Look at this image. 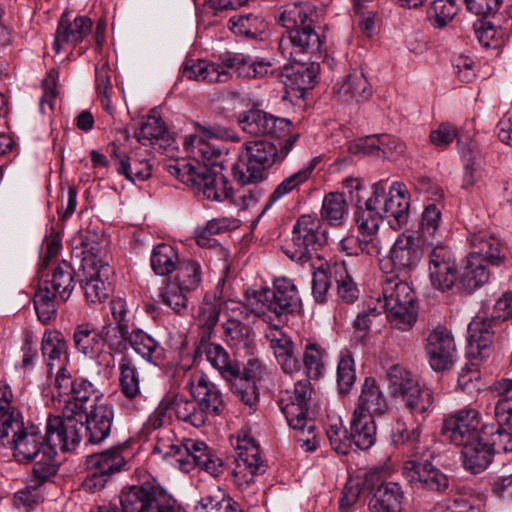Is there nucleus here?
Here are the masks:
<instances>
[{
  "instance_id": "1",
  "label": "nucleus",
  "mask_w": 512,
  "mask_h": 512,
  "mask_svg": "<svg viewBox=\"0 0 512 512\" xmlns=\"http://www.w3.org/2000/svg\"><path fill=\"white\" fill-rule=\"evenodd\" d=\"M224 135V130L218 126L207 128L197 125L196 133L184 140V147L191 159H177L168 163L167 172L190 186L198 196L216 201L227 199L232 192L228 179L209 168V165H216L222 154V149L211 139L223 138Z\"/></svg>"
},
{
  "instance_id": "2",
  "label": "nucleus",
  "mask_w": 512,
  "mask_h": 512,
  "mask_svg": "<svg viewBox=\"0 0 512 512\" xmlns=\"http://www.w3.org/2000/svg\"><path fill=\"white\" fill-rule=\"evenodd\" d=\"M244 78H263L276 75L282 77L272 62L257 58L251 60L241 53H224L219 61L187 60L182 69V76L188 80L207 83H225L232 78V72Z\"/></svg>"
},
{
  "instance_id": "3",
  "label": "nucleus",
  "mask_w": 512,
  "mask_h": 512,
  "mask_svg": "<svg viewBox=\"0 0 512 512\" xmlns=\"http://www.w3.org/2000/svg\"><path fill=\"white\" fill-rule=\"evenodd\" d=\"M64 417L50 416L45 426L44 455L46 462L38 463L34 468V476L41 481L49 479L57 472L55 456L58 451H69L80 442L83 421L76 418L73 409L63 411Z\"/></svg>"
},
{
  "instance_id": "4",
  "label": "nucleus",
  "mask_w": 512,
  "mask_h": 512,
  "mask_svg": "<svg viewBox=\"0 0 512 512\" xmlns=\"http://www.w3.org/2000/svg\"><path fill=\"white\" fill-rule=\"evenodd\" d=\"M310 9L302 3L284 6L279 22L287 31L279 40V51L283 57H294L297 53H314L321 49L322 41L309 18Z\"/></svg>"
},
{
  "instance_id": "5",
  "label": "nucleus",
  "mask_w": 512,
  "mask_h": 512,
  "mask_svg": "<svg viewBox=\"0 0 512 512\" xmlns=\"http://www.w3.org/2000/svg\"><path fill=\"white\" fill-rule=\"evenodd\" d=\"M312 392L310 380L301 379L293 388L286 389L279 399L280 410L288 425L297 431V441L306 451H313L319 445L315 422L308 417Z\"/></svg>"
},
{
  "instance_id": "6",
  "label": "nucleus",
  "mask_w": 512,
  "mask_h": 512,
  "mask_svg": "<svg viewBox=\"0 0 512 512\" xmlns=\"http://www.w3.org/2000/svg\"><path fill=\"white\" fill-rule=\"evenodd\" d=\"M0 442L13 451L18 462H46L44 455L43 435L34 424H25L20 412L10 414L8 420L1 425Z\"/></svg>"
},
{
  "instance_id": "7",
  "label": "nucleus",
  "mask_w": 512,
  "mask_h": 512,
  "mask_svg": "<svg viewBox=\"0 0 512 512\" xmlns=\"http://www.w3.org/2000/svg\"><path fill=\"white\" fill-rule=\"evenodd\" d=\"M275 144L265 140L244 143L239 151V161L233 167V176L241 185L256 184L267 178V171L279 163Z\"/></svg>"
},
{
  "instance_id": "8",
  "label": "nucleus",
  "mask_w": 512,
  "mask_h": 512,
  "mask_svg": "<svg viewBox=\"0 0 512 512\" xmlns=\"http://www.w3.org/2000/svg\"><path fill=\"white\" fill-rule=\"evenodd\" d=\"M81 287L88 302H103L112 290L109 281L113 271L109 265V255L105 250L92 246L81 262Z\"/></svg>"
},
{
  "instance_id": "9",
  "label": "nucleus",
  "mask_w": 512,
  "mask_h": 512,
  "mask_svg": "<svg viewBox=\"0 0 512 512\" xmlns=\"http://www.w3.org/2000/svg\"><path fill=\"white\" fill-rule=\"evenodd\" d=\"M120 504L123 512H182L175 499L151 481L123 489Z\"/></svg>"
},
{
  "instance_id": "10",
  "label": "nucleus",
  "mask_w": 512,
  "mask_h": 512,
  "mask_svg": "<svg viewBox=\"0 0 512 512\" xmlns=\"http://www.w3.org/2000/svg\"><path fill=\"white\" fill-rule=\"evenodd\" d=\"M54 389L59 396L66 397L64 411L69 408L82 420V413L87 411L86 404L90 401L103 402L102 394L85 378H74L66 367H61L55 376Z\"/></svg>"
},
{
  "instance_id": "11",
  "label": "nucleus",
  "mask_w": 512,
  "mask_h": 512,
  "mask_svg": "<svg viewBox=\"0 0 512 512\" xmlns=\"http://www.w3.org/2000/svg\"><path fill=\"white\" fill-rule=\"evenodd\" d=\"M326 241L325 230H322V222L317 216H300L292 229L291 244L285 253L294 261L312 260L313 254Z\"/></svg>"
},
{
  "instance_id": "12",
  "label": "nucleus",
  "mask_w": 512,
  "mask_h": 512,
  "mask_svg": "<svg viewBox=\"0 0 512 512\" xmlns=\"http://www.w3.org/2000/svg\"><path fill=\"white\" fill-rule=\"evenodd\" d=\"M267 307L265 320L272 324H281L287 321V315L298 311L301 307V298L294 282L287 277L276 278L273 289L263 291Z\"/></svg>"
},
{
  "instance_id": "13",
  "label": "nucleus",
  "mask_w": 512,
  "mask_h": 512,
  "mask_svg": "<svg viewBox=\"0 0 512 512\" xmlns=\"http://www.w3.org/2000/svg\"><path fill=\"white\" fill-rule=\"evenodd\" d=\"M372 196H377L379 209L391 228L398 230L407 224L410 198L403 183L393 182L386 194V183L377 182L372 186Z\"/></svg>"
},
{
  "instance_id": "14",
  "label": "nucleus",
  "mask_w": 512,
  "mask_h": 512,
  "mask_svg": "<svg viewBox=\"0 0 512 512\" xmlns=\"http://www.w3.org/2000/svg\"><path fill=\"white\" fill-rule=\"evenodd\" d=\"M233 445L236 455L232 480L238 488L244 489L257 475L265 472L266 465L261 459L259 446L249 435H239Z\"/></svg>"
},
{
  "instance_id": "15",
  "label": "nucleus",
  "mask_w": 512,
  "mask_h": 512,
  "mask_svg": "<svg viewBox=\"0 0 512 512\" xmlns=\"http://www.w3.org/2000/svg\"><path fill=\"white\" fill-rule=\"evenodd\" d=\"M427 257L428 276L433 288L446 292L457 280V265L450 247L444 243H430L423 247Z\"/></svg>"
},
{
  "instance_id": "16",
  "label": "nucleus",
  "mask_w": 512,
  "mask_h": 512,
  "mask_svg": "<svg viewBox=\"0 0 512 512\" xmlns=\"http://www.w3.org/2000/svg\"><path fill=\"white\" fill-rule=\"evenodd\" d=\"M480 414L471 407H466L449 415L443 422L442 434L456 446L465 447L482 438Z\"/></svg>"
},
{
  "instance_id": "17",
  "label": "nucleus",
  "mask_w": 512,
  "mask_h": 512,
  "mask_svg": "<svg viewBox=\"0 0 512 512\" xmlns=\"http://www.w3.org/2000/svg\"><path fill=\"white\" fill-rule=\"evenodd\" d=\"M176 453L178 454L176 464L182 471L189 472L197 466L214 477L224 472L222 460L214 455L202 441L185 439Z\"/></svg>"
},
{
  "instance_id": "18",
  "label": "nucleus",
  "mask_w": 512,
  "mask_h": 512,
  "mask_svg": "<svg viewBox=\"0 0 512 512\" xmlns=\"http://www.w3.org/2000/svg\"><path fill=\"white\" fill-rule=\"evenodd\" d=\"M403 475L415 489L445 492L449 487V478L428 459L423 462L409 460L404 463Z\"/></svg>"
},
{
  "instance_id": "19",
  "label": "nucleus",
  "mask_w": 512,
  "mask_h": 512,
  "mask_svg": "<svg viewBox=\"0 0 512 512\" xmlns=\"http://www.w3.org/2000/svg\"><path fill=\"white\" fill-rule=\"evenodd\" d=\"M428 362L434 371L450 369L456 361V346L451 333L444 327L431 331L425 345Z\"/></svg>"
},
{
  "instance_id": "20",
  "label": "nucleus",
  "mask_w": 512,
  "mask_h": 512,
  "mask_svg": "<svg viewBox=\"0 0 512 512\" xmlns=\"http://www.w3.org/2000/svg\"><path fill=\"white\" fill-rule=\"evenodd\" d=\"M241 129L254 136L273 135L283 137L290 132L291 122L286 118L275 117L262 110H249L238 118Z\"/></svg>"
},
{
  "instance_id": "21",
  "label": "nucleus",
  "mask_w": 512,
  "mask_h": 512,
  "mask_svg": "<svg viewBox=\"0 0 512 512\" xmlns=\"http://www.w3.org/2000/svg\"><path fill=\"white\" fill-rule=\"evenodd\" d=\"M265 337L282 371L289 375L300 372L302 364L291 337L282 331L278 324L269 325Z\"/></svg>"
},
{
  "instance_id": "22",
  "label": "nucleus",
  "mask_w": 512,
  "mask_h": 512,
  "mask_svg": "<svg viewBox=\"0 0 512 512\" xmlns=\"http://www.w3.org/2000/svg\"><path fill=\"white\" fill-rule=\"evenodd\" d=\"M129 332V328L118 324L109 323L101 327L100 337L111 352L101 351L93 361L99 367L97 371L99 375L103 374L104 378L110 376L115 366L112 352H122L126 349Z\"/></svg>"
},
{
  "instance_id": "23",
  "label": "nucleus",
  "mask_w": 512,
  "mask_h": 512,
  "mask_svg": "<svg viewBox=\"0 0 512 512\" xmlns=\"http://www.w3.org/2000/svg\"><path fill=\"white\" fill-rule=\"evenodd\" d=\"M425 250L422 243L411 233H402L390 250V259L395 269L408 273L416 269Z\"/></svg>"
},
{
  "instance_id": "24",
  "label": "nucleus",
  "mask_w": 512,
  "mask_h": 512,
  "mask_svg": "<svg viewBox=\"0 0 512 512\" xmlns=\"http://www.w3.org/2000/svg\"><path fill=\"white\" fill-rule=\"evenodd\" d=\"M375 301L372 312L381 311L383 307L415 304V295L411 286L398 276H386L381 284V292L372 296Z\"/></svg>"
},
{
  "instance_id": "25",
  "label": "nucleus",
  "mask_w": 512,
  "mask_h": 512,
  "mask_svg": "<svg viewBox=\"0 0 512 512\" xmlns=\"http://www.w3.org/2000/svg\"><path fill=\"white\" fill-rule=\"evenodd\" d=\"M191 396L206 410L218 416L224 409V400L221 391L202 372H194L186 383Z\"/></svg>"
},
{
  "instance_id": "26",
  "label": "nucleus",
  "mask_w": 512,
  "mask_h": 512,
  "mask_svg": "<svg viewBox=\"0 0 512 512\" xmlns=\"http://www.w3.org/2000/svg\"><path fill=\"white\" fill-rule=\"evenodd\" d=\"M89 412L82 413L85 416L86 436L89 443L100 444L111 433L114 419V410L106 402H99L91 405Z\"/></svg>"
},
{
  "instance_id": "27",
  "label": "nucleus",
  "mask_w": 512,
  "mask_h": 512,
  "mask_svg": "<svg viewBox=\"0 0 512 512\" xmlns=\"http://www.w3.org/2000/svg\"><path fill=\"white\" fill-rule=\"evenodd\" d=\"M333 92L338 100L352 104L368 101L373 90L362 71H353L334 84Z\"/></svg>"
},
{
  "instance_id": "28",
  "label": "nucleus",
  "mask_w": 512,
  "mask_h": 512,
  "mask_svg": "<svg viewBox=\"0 0 512 512\" xmlns=\"http://www.w3.org/2000/svg\"><path fill=\"white\" fill-rule=\"evenodd\" d=\"M92 21L86 16H78L70 20L68 13H63L55 32L53 48L59 53L65 44L76 45L90 34Z\"/></svg>"
},
{
  "instance_id": "29",
  "label": "nucleus",
  "mask_w": 512,
  "mask_h": 512,
  "mask_svg": "<svg viewBox=\"0 0 512 512\" xmlns=\"http://www.w3.org/2000/svg\"><path fill=\"white\" fill-rule=\"evenodd\" d=\"M388 410V402L377 381L372 377H366L361 385V392L358 397L353 414L374 418L382 416Z\"/></svg>"
},
{
  "instance_id": "30",
  "label": "nucleus",
  "mask_w": 512,
  "mask_h": 512,
  "mask_svg": "<svg viewBox=\"0 0 512 512\" xmlns=\"http://www.w3.org/2000/svg\"><path fill=\"white\" fill-rule=\"evenodd\" d=\"M39 275L38 286H46L53 294L65 302L70 297L74 287V269L66 262L62 261L53 268H48L44 271V276Z\"/></svg>"
},
{
  "instance_id": "31",
  "label": "nucleus",
  "mask_w": 512,
  "mask_h": 512,
  "mask_svg": "<svg viewBox=\"0 0 512 512\" xmlns=\"http://www.w3.org/2000/svg\"><path fill=\"white\" fill-rule=\"evenodd\" d=\"M471 252L469 255L480 258L492 265H499L503 259L502 242L493 233L479 230L470 235Z\"/></svg>"
},
{
  "instance_id": "32",
  "label": "nucleus",
  "mask_w": 512,
  "mask_h": 512,
  "mask_svg": "<svg viewBox=\"0 0 512 512\" xmlns=\"http://www.w3.org/2000/svg\"><path fill=\"white\" fill-rule=\"evenodd\" d=\"M402 487L396 482H381L369 501L371 512H402L404 501Z\"/></svg>"
},
{
  "instance_id": "33",
  "label": "nucleus",
  "mask_w": 512,
  "mask_h": 512,
  "mask_svg": "<svg viewBox=\"0 0 512 512\" xmlns=\"http://www.w3.org/2000/svg\"><path fill=\"white\" fill-rule=\"evenodd\" d=\"M210 338H201L196 352L204 355L206 360L215 368L222 378H230L238 371L239 364L231 359L228 352L217 343L209 341Z\"/></svg>"
},
{
  "instance_id": "34",
  "label": "nucleus",
  "mask_w": 512,
  "mask_h": 512,
  "mask_svg": "<svg viewBox=\"0 0 512 512\" xmlns=\"http://www.w3.org/2000/svg\"><path fill=\"white\" fill-rule=\"evenodd\" d=\"M122 452L123 448L116 446L100 453L89 455L86 458V468L111 477L123 471L126 467L127 462Z\"/></svg>"
},
{
  "instance_id": "35",
  "label": "nucleus",
  "mask_w": 512,
  "mask_h": 512,
  "mask_svg": "<svg viewBox=\"0 0 512 512\" xmlns=\"http://www.w3.org/2000/svg\"><path fill=\"white\" fill-rule=\"evenodd\" d=\"M228 302L216 295H206L199 305L195 320L202 329L201 338H211L212 332L219 320V315Z\"/></svg>"
},
{
  "instance_id": "36",
  "label": "nucleus",
  "mask_w": 512,
  "mask_h": 512,
  "mask_svg": "<svg viewBox=\"0 0 512 512\" xmlns=\"http://www.w3.org/2000/svg\"><path fill=\"white\" fill-rule=\"evenodd\" d=\"M118 147L111 145V156L116 161L117 172L133 183L143 182L152 174V165L145 159H134L120 155Z\"/></svg>"
},
{
  "instance_id": "37",
  "label": "nucleus",
  "mask_w": 512,
  "mask_h": 512,
  "mask_svg": "<svg viewBox=\"0 0 512 512\" xmlns=\"http://www.w3.org/2000/svg\"><path fill=\"white\" fill-rule=\"evenodd\" d=\"M172 410L178 420L196 428L205 425L211 416H216L212 412L206 410V408H204L193 397L192 399H186L183 397L176 398L172 402Z\"/></svg>"
},
{
  "instance_id": "38",
  "label": "nucleus",
  "mask_w": 512,
  "mask_h": 512,
  "mask_svg": "<svg viewBox=\"0 0 512 512\" xmlns=\"http://www.w3.org/2000/svg\"><path fill=\"white\" fill-rule=\"evenodd\" d=\"M305 53L295 52L294 57H285L292 62L290 66L285 65L281 71V76H286L291 83L299 89L311 88L317 77L318 67L314 63L307 65L301 55Z\"/></svg>"
},
{
  "instance_id": "39",
  "label": "nucleus",
  "mask_w": 512,
  "mask_h": 512,
  "mask_svg": "<svg viewBox=\"0 0 512 512\" xmlns=\"http://www.w3.org/2000/svg\"><path fill=\"white\" fill-rule=\"evenodd\" d=\"M401 400L418 424L424 422L434 408L433 392L429 388L420 385L406 393Z\"/></svg>"
},
{
  "instance_id": "40",
  "label": "nucleus",
  "mask_w": 512,
  "mask_h": 512,
  "mask_svg": "<svg viewBox=\"0 0 512 512\" xmlns=\"http://www.w3.org/2000/svg\"><path fill=\"white\" fill-rule=\"evenodd\" d=\"M41 350L50 371L54 367H57V371L61 367H66L65 363L68 360L67 343L60 332H45L42 338Z\"/></svg>"
},
{
  "instance_id": "41",
  "label": "nucleus",
  "mask_w": 512,
  "mask_h": 512,
  "mask_svg": "<svg viewBox=\"0 0 512 512\" xmlns=\"http://www.w3.org/2000/svg\"><path fill=\"white\" fill-rule=\"evenodd\" d=\"M319 159L317 157L313 158L307 165L298 170L297 172L291 174L287 178H285L282 182H280L273 192L270 194L268 201L263 208L261 215H263L268 209H270L277 201L282 199L284 196L291 193L293 190L300 187L303 183H305L311 176L314 171L316 165L318 164Z\"/></svg>"
},
{
  "instance_id": "42",
  "label": "nucleus",
  "mask_w": 512,
  "mask_h": 512,
  "mask_svg": "<svg viewBox=\"0 0 512 512\" xmlns=\"http://www.w3.org/2000/svg\"><path fill=\"white\" fill-rule=\"evenodd\" d=\"M317 260L320 262L318 266L315 263L311 265L315 269L312 279V294L316 302L325 303L331 286V278L332 276L335 278L338 276L339 270H342V265L329 264L318 255Z\"/></svg>"
},
{
  "instance_id": "43",
  "label": "nucleus",
  "mask_w": 512,
  "mask_h": 512,
  "mask_svg": "<svg viewBox=\"0 0 512 512\" xmlns=\"http://www.w3.org/2000/svg\"><path fill=\"white\" fill-rule=\"evenodd\" d=\"M441 222L442 213L440 209L434 204L426 206L421 215L417 237L423 247L430 246V243H442L439 240L441 236Z\"/></svg>"
},
{
  "instance_id": "44",
  "label": "nucleus",
  "mask_w": 512,
  "mask_h": 512,
  "mask_svg": "<svg viewBox=\"0 0 512 512\" xmlns=\"http://www.w3.org/2000/svg\"><path fill=\"white\" fill-rule=\"evenodd\" d=\"M491 390L502 397L494 408L497 423L512 429V378H503L494 382Z\"/></svg>"
},
{
  "instance_id": "45",
  "label": "nucleus",
  "mask_w": 512,
  "mask_h": 512,
  "mask_svg": "<svg viewBox=\"0 0 512 512\" xmlns=\"http://www.w3.org/2000/svg\"><path fill=\"white\" fill-rule=\"evenodd\" d=\"M377 196L369 197L364 207H359L356 215L355 221L359 234H369L378 233L380 224L383 221V214L378 206Z\"/></svg>"
},
{
  "instance_id": "46",
  "label": "nucleus",
  "mask_w": 512,
  "mask_h": 512,
  "mask_svg": "<svg viewBox=\"0 0 512 512\" xmlns=\"http://www.w3.org/2000/svg\"><path fill=\"white\" fill-rule=\"evenodd\" d=\"M353 450H366L375 443L376 425L374 418L353 414L351 419Z\"/></svg>"
},
{
  "instance_id": "47",
  "label": "nucleus",
  "mask_w": 512,
  "mask_h": 512,
  "mask_svg": "<svg viewBox=\"0 0 512 512\" xmlns=\"http://www.w3.org/2000/svg\"><path fill=\"white\" fill-rule=\"evenodd\" d=\"M464 467L474 474L484 471L492 461L493 454L483 437L462 449Z\"/></svg>"
},
{
  "instance_id": "48",
  "label": "nucleus",
  "mask_w": 512,
  "mask_h": 512,
  "mask_svg": "<svg viewBox=\"0 0 512 512\" xmlns=\"http://www.w3.org/2000/svg\"><path fill=\"white\" fill-rule=\"evenodd\" d=\"M392 442L396 446H403L413 456L423 459L428 451L425 446L420 445V429L417 426L409 431L405 423L397 422L392 431Z\"/></svg>"
},
{
  "instance_id": "49",
  "label": "nucleus",
  "mask_w": 512,
  "mask_h": 512,
  "mask_svg": "<svg viewBox=\"0 0 512 512\" xmlns=\"http://www.w3.org/2000/svg\"><path fill=\"white\" fill-rule=\"evenodd\" d=\"M180 260L176 249L165 243L155 246L150 257L151 268L159 276H167L174 272Z\"/></svg>"
},
{
  "instance_id": "50",
  "label": "nucleus",
  "mask_w": 512,
  "mask_h": 512,
  "mask_svg": "<svg viewBox=\"0 0 512 512\" xmlns=\"http://www.w3.org/2000/svg\"><path fill=\"white\" fill-rule=\"evenodd\" d=\"M127 343L137 354L150 363L157 364L162 356V348L158 342L141 329L130 331Z\"/></svg>"
},
{
  "instance_id": "51",
  "label": "nucleus",
  "mask_w": 512,
  "mask_h": 512,
  "mask_svg": "<svg viewBox=\"0 0 512 512\" xmlns=\"http://www.w3.org/2000/svg\"><path fill=\"white\" fill-rule=\"evenodd\" d=\"M348 200L345 192L326 195L322 202L321 217L331 225H341L348 215Z\"/></svg>"
},
{
  "instance_id": "52",
  "label": "nucleus",
  "mask_w": 512,
  "mask_h": 512,
  "mask_svg": "<svg viewBox=\"0 0 512 512\" xmlns=\"http://www.w3.org/2000/svg\"><path fill=\"white\" fill-rule=\"evenodd\" d=\"M387 379L392 395L399 398L420 385L418 379L400 365H393L388 369Z\"/></svg>"
},
{
  "instance_id": "53",
  "label": "nucleus",
  "mask_w": 512,
  "mask_h": 512,
  "mask_svg": "<svg viewBox=\"0 0 512 512\" xmlns=\"http://www.w3.org/2000/svg\"><path fill=\"white\" fill-rule=\"evenodd\" d=\"M386 314L387 322L393 329L399 331L410 330L417 320L416 304L395 305L381 308V313Z\"/></svg>"
},
{
  "instance_id": "54",
  "label": "nucleus",
  "mask_w": 512,
  "mask_h": 512,
  "mask_svg": "<svg viewBox=\"0 0 512 512\" xmlns=\"http://www.w3.org/2000/svg\"><path fill=\"white\" fill-rule=\"evenodd\" d=\"M175 275L171 281L179 283L183 289L195 290L201 283L202 269L201 265L194 259L183 258L179 261L174 270Z\"/></svg>"
},
{
  "instance_id": "55",
  "label": "nucleus",
  "mask_w": 512,
  "mask_h": 512,
  "mask_svg": "<svg viewBox=\"0 0 512 512\" xmlns=\"http://www.w3.org/2000/svg\"><path fill=\"white\" fill-rule=\"evenodd\" d=\"M375 481H379L378 472L368 473L364 480L359 477L349 478L342 490L341 497L339 499L340 509L346 510L356 504L362 493V486H374Z\"/></svg>"
},
{
  "instance_id": "56",
  "label": "nucleus",
  "mask_w": 512,
  "mask_h": 512,
  "mask_svg": "<svg viewBox=\"0 0 512 512\" xmlns=\"http://www.w3.org/2000/svg\"><path fill=\"white\" fill-rule=\"evenodd\" d=\"M118 368L121 392L129 399L138 397L140 395L139 373L132 360L126 356L122 357Z\"/></svg>"
},
{
  "instance_id": "57",
  "label": "nucleus",
  "mask_w": 512,
  "mask_h": 512,
  "mask_svg": "<svg viewBox=\"0 0 512 512\" xmlns=\"http://www.w3.org/2000/svg\"><path fill=\"white\" fill-rule=\"evenodd\" d=\"M223 336L231 347L236 349L248 348L252 343V332L248 325L237 319L229 318L223 324Z\"/></svg>"
},
{
  "instance_id": "58",
  "label": "nucleus",
  "mask_w": 512,
  "mask_h": 512,
  "mask_svg": "<svg viewBox=\"0 0 512 512\" xmlns=\"http://www.w3.org/2000/svg\"><path fill=\"white\" fill-rule=\"evenodd\" d=\"M95 84L98 97L102 108L108 113L113 114L114 107L112 105L111 95L113 86L111 82V69L108 62L104 61L95 66Z\"/></svg>"
},
{
  "instance_id": "59",
  "label": "nucleus",
  "mask_w": 512,
  "mask_h": 512,
  "mask_svg": "<svg viewBox=\"0 0 512 512\" xmlns=\"http://www.w3.org/2000/svg\"><path fill=\"white\" fill-rule=\"evenodd\" d=\"M482 436L492 454L512 451V429H505L499 424L482 426Z\"/></svg>"
},
{
  "instance_id": "60",
  "label": "nucleus",
  "mask_w": 512,
  "mask_h": 512,
  "mask_svg": "<svg viewBox=\"0 0 512 512\" xmlns=\"http://www.w3.org/2000/svg\"><path fill=\"white\" fill-rule=\"evenodd\" d=\"M231 384L233 393L250 409H254L259 401L258 388L256 381L248 379L241 375L240 366L234 376L224 378Z\"/></svg>"
},
{
  "instance_id": "61",
  "label": "nucleus",
  "mask_w": 512,
  "mask_h": 512,
  "mask_svg": "<svg viewBox=\"0 0 512 512\" xmlns=\"http://www.w3.org/2000/svg\"><path fill=\"white\" fill-rule=\"evenodd\" d=\"M486 262L468 255L461 281L468 291H473L488 281Z\"/></svg>"
},
{
  "instance_id": "62",
  "label": "nucleus",
  "mask_w": 512,
  "mask_h": 512,
  "mask_svg": "<svg viewBox=\"0 0 512 512\" xmlns=\"http://www.w3.org/2000/svg\"><path fill=\"white\" fill-rule=\"evenodd\" d=\"M457 11L455 0H434L427 9L426 18L432 27L442 29L452 21Z\"/></svg>"
},
{
  "instance_id": "63",
  "label": "nucleus",
  "mask_w": 512,
  "mask_h": 512,
  "mask_svg": "<svg viewBox=\"0 0 512 512\" xmlns=\"http://www.w3.org/2000/svg\"><path fill=\"white\" fill-rule=\"evenodd\" d=\"M56 299L58 296L53 294L46 286H38L35 292L33 303L38 319L42 323H48L56 316Z\"/></svg>"
},
{
  "instance_id": "64",
  "label": "nucleus",
  "mask_w": 512,
  "mask_h": 512,
  "mask_svg": "<svg viewBox=\"0 0 512 512\" xmlns=\"http://www.w3.org/2000/svg\"><path fill=\"white\" fill-rule=\"evenodd\" d=\"M230 30L236 34L246 37H256L264 28L263 20L254 14L235 15L229 20Z\"/></svg>"
}]
</instances>
